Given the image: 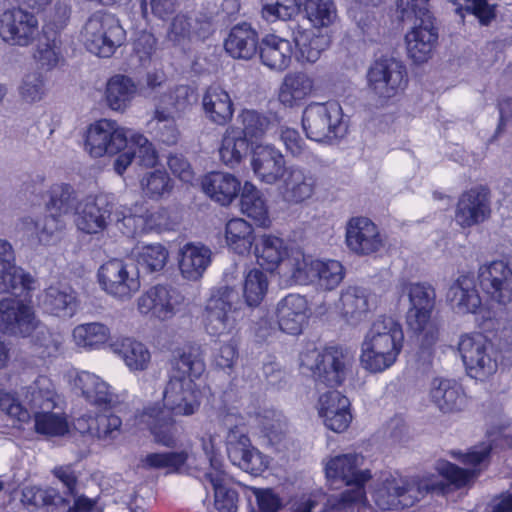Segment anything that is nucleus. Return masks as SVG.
Wrapping results in <instances>:
<instances>
[{
	"label": "nucleus",
	"mask_w": 512,
	"mask_h": 512,
	"mask_svg": "<svg viewBox=\"0 0 512 512\" xmlns=\"http://www.w3.org/2000/svg\"><path fill=\"white\" fill-rule=\"evenodd\" d=\"M402 324L391 316L377 317L366 331L360 345L359 362L371 373L380 374L398 361L404 348Z\"/></svg>",
	"instance_id": "1"
},
{
	"label": "nucleus",
	"mask_w": 512,
	"mask_h": 512,
	"mask_svg": "<svg viewBox=\"0 0 512 512\" xmlns=\"http://www.w3.org/2000/svg\"><path fill=\"white\" fill-rule=\"evenodd\" d=\"M205 365L190 351L178 350L172 361V373L163 399L166 409L177 415H192L200 405V388L197 383Z\"/></svg>",
	"instance_id": "2"
},
{
	"label": "nucleus",
	"mask_w": 512,
	"mask_h": 512,
	"mask_svg": "<svg viewBox=\"0 0 512 512\" xmlns=\"http://www.w3.org/2000/svg\"><path fill=\"white\" fill-rule=\"evenodd\" d=\"M0 329L31 336L34 351L41 358L57 355L63 344V336L40 324L31 306L13 299L0 301Z\"/></svg>",
	"instance_id": "3"
},
{
	"label": "nucleus",
	"mask_w": 512,
	"mask_h": 512,
	"mask_svg": "<svg viewBox=\"0 0 512 512\" xmlns=\"http://www.w3.org/2000/svg\"><path fill=\"white\" fill-rule=\"evenodd\" d=\"M363 457L359 454H343L330 458L325 464V473L331 485L343 483V491L332 507L353 512H372L367 505L364 484L371 478L369 470H361Z\"/></svg>",
	"instance_id": "4"
},
{
	"label": "nucleus",
	"mask_w": 512,
	"mask_h": 512,
	"mask_svg": "<svg viewBox=\"0 0 512 512\" xmlns=\"http://www.w3.org/2000/svg\"><path fill=\"white\" fill-rule=\"evenodd\" d=\"M449 485L433 475L420 480L400 474H387L377 484L374 499L381 509H398L412 506L426 492L445 494Z\"/></svg>",
	"instance_id": "5"
},
{
	"label": "nucleus",
	"mask_w": 512,
	"mask_h": 512,
	"mask_svg": "<svg viewBox=\"0 0 512 512\" xmlns=\"http://www.w3.org/2000/svg\"><path fill=\"white\" fill-rule=\"evenodd\" d=\"M353 363V355L343 347L307 349L300 355L303 371L311 373L315 382L326 386L340 385Z\"/></svg>",
	"instance_id": "6"
},
{
	"label": "nucleus",
	"mask_w": 512,
	"mask_h": 512,
	"mask_svg": "<svg viewBox=\"0 0 512 512\" xmlns=\"http://www.w3.org/2000/svg\"><path fill=\"white\" fill-rule=\"evenodd\" d=\"M366 80L368 90L381 103L399 97L409 82L405 65L394 57L374 60L367 70Z\"/></svg>",
	"instance_id": "7"
},
{
	"label": "nucleus",
	"mask_w": 512,
	"mask_h": 512,
	"mask_svg": "<svg viewBox=\"0 0 512 512\" xmlns=\"http://www.w3.org/2000/svg\"><path fill=\"white\" fill-rule=\"evenodd\" d=\"M124 38V30L118 20L112 14L104 12L92 14L81 31V39L86 49L103 58L112 56Z\"/></svg>",
	"instance_id": "8"
},
{
	"label": "nucleus",
	"mask_w": 512,
	"mask_h": 512,
	"mask_svg": "<svg viewBox=\"0 0 512 512\" xmlns=\"http://www.w3.org/2000/svg\"><path fill=\"white\" fill-rule=\"evenodd\" d=\"M342 108L335 101L312 102L302 115L306 136L316 142H330L344 132Z\"/></svg>",
	"instance_id": "9"
},
{
	"label": "nucleus",
	"mask_w": 512,
	"mask_h": 512,
	"mask_svg": "<svg viewBox=\"0 0 512 512\" xmlns=\"http://www.w3.org/2000/svg\"><path fill=\"white\" fill-rule=\"evenodd\" d=\"M97 280L106 294L120 301L130 300L141 287L138 267L121 259L103 263L98 269Z\"/></svg>",
	"instance_id": "10"
},
{
	"label": "nucleus",
	"mask_w": 512,
	"mask_h": 512,
	"mask_svg": "<svg viewBox=\"0 0 512 512\" xmlns=\"http://www.w3.org/2000/svg\"><path fill=\"white\" fill-rule=\"evenodd\" d=\"M233 414L226 415L224 424L228 427L226 437L227 453L231 462L244 471L258 473L268 467L269 461L258 449L252 446L245 427Z\"/></svg>",
	"instance_id": "11"
},
{
	"label": "nucleus",
	"mask_w": 512,
	"mask_h": 512,
	"mask_svg": "<svg viewBox=\"0 0 512 512\" xmlns=\"http://www.w3.org/2000/svg\"><path fill=\"white\" fill-rule=\"evenodd\" d=\"M132 129L120 126L111 119H100L87 127L85 151L94 158L113 156L128 147Z\"/></svg>",
	"instance_id": "12"
},
{
	"label": "nucleus",
	"mask_w": 512,
	"mask_h": 512,
	"mask_svg": "<svg viewBox=\"0 0 512 512\" xmlns=\"http://www.w3.org/2000/svg\"><path fill=\"white\" fill-rule=\"evenodd\" d=\"M458 349L470 377L484 381L498 369L492 343L481 333L462 335Z\"/></svg>",
	"instance_id": "13"
},
{
	"label": "nucleus",
	"mask_w": 512,
	"mask_h": 512,
	"mask_svg": "<svg viewBox=\"0 0 512 512\" xmlns=\"http://www.w3.org/2000/svg\"><path fill=\"white\" fill-rule=\"evenodd\" d=\"M232 292L224 287L214 291L207 300L203 312V325L212 337H234L239 325V312L233 307Z\"/></svg>",
	"instance_id": "14"
},
{
	"label": "nucleus",
	"mask_w": 512,
	"mask_h": 512,
	"mask_svg": "<svg viewBox=\"0 0 512 512\" xmlns=\"http://www.w3.org/2000/svg\"><path fill=\"white\" fill-rule=\"evenodd\" d=\"M39 34L36 15L23 8H13L0 15V38L12 46L27 47Z\"/></svg>",
	"instance_id": "15"
},
{
	"label": "nucleus",
	"mask_w": 512,
	"mask_h": 512,
	"mask_svg": "<svg viewBox=\"0 0 512 512\" xmlns=\"http://www.w3.org/2000/svg\"><path fill=\"white\" fill-rule=\"evenodd\" d=\"M183 296L174 288L156 285L141 294L136 301L141 315L160 321L172 319L181 309Z\"/></svg>",
	"instance_id": "16"
},
{
	"label": "nucleus",
	"mask_w": 512,
	"mask_h": 512,
	"mask_svg": "<svg viewBox=\"0 0 512 512\" xmlns=\"http://www.w3.org/2000/svg\"><path fill=\"white\" fill-rule=\"evenodd\" d=\"M413 25L405 35L408 58L415 64L427 62L433 55L438 41V32L432 15L415 16Z\"/></svg>",
	"instance_id": "17"
},
{
	"label": "nucleus",
	"mask_w": 512,
	"mask_h": 512,
	"mask_svg": "<svg viewBox=\"0 0 512 512\" xmlns=\"http://www.w3.org/2000/svg\"><path fill=\"white\" fill-rule=\"evenodd\" d=\"M113 202L107 195L87 196L75 208V225L86 234L103 232L113 211Z\"/></svg>",
	"instance_id": "18"
},
{
	"label": "nucleus",
	"mask_w": 512,
	"mask_h": 512,
	"mask_svg": "<svg viewBox=\"0 0 512 512\" xmlns=\"http://www.w3.org/2000/svg\"><path fill=\"white\" fill-rule=\"evenodd\" d=\"M250 167L262 183L275 185L287 170L284 154L270 143H251Z\"/></svg>",
	"instance_id": "19"
},
{
	"label": "nucleus",
	"mask_w": 512,
	"mask_h": 512,
	"mask_svg": "<svg viewBox=\"0 0 512 512\" xmlns=\"http://www.w3.org/2000/svg\"><path fill=\"white\" fill-rule=\"evenodd\" d=\"M345 241L349 250L360 256L377 253L384 246L379 228L366 217H353L347 222Z\"/></svg>",
	"instance_id": "20"
},
{
	"label": "nucleus",
	"mask_w": 512,
	"mask_h": 512,
	"mask_svg": "<svg viewBox=\"0 0 512 512\" xmlns=\"http://www.w3.org/2000/svg\"><path fill=\"white\" fill-rule=\"evenodd\" d=\"M446 299L457 315H475L483 310L477 280L472 274L459 275L450 284Z\"/></svg>",
	"instance_id": "21"
},
{
	"label": "nucleus",
	"mask_w": 512,
	"mask_h": 512,
	"mask_svg": "<svg viewBox=\"0 0 512 512\" xmlns=\"http://www.w3.org/2000/svg\"><path fill=\"white\" fill-rule=\"evenodd\" d=\"M481 283L491 299L506 305L512 302V264L493 261L479 269Z\"/></svg>",
	"instance_id": "22"
},
{
	"label": "nucleus",
	"mask_w": 512,
	"mask_h": 512,
	"mask_svg": "<svg viewBox=\"0 0 512 512\" xmlns=\"http://www.w3.org/2000/svg\"><path fill=\"white\" fill-rule=\"evenodd\" d=\"M316 410L323 424L337 433L345 431L352 421L350 401L337 390H329L321 394Z\"/></svg>",
	"instance_id": "23"
},
{
	"label": "nucleus",
	"mask_w": 512,
	"mask_h": 512,
	"mask_svg": "<svg viewBox=\"0 0 512 512\" xmlns=\"http://www.w3.org/2000/svg\"><path fill=\"white\" fill-rule=\"evenodd\" d=\"M213 252L201 242H187L177 251L180 276L190 282L199 281L212 263Z\"/></svg>",
	"instance_id": "24"
},
{
	"label": "nucleus",
	"mask_w": 512,
	"mask_h": 512,
	"mask_svg": "<svg viewBox=\"0 0 512 512\" xmlns=\"http://www.w3.org/2000/svg\"><path fill=\"white\" fill-rule=\"evenodd\" d=\"M491 215L488 193L483 188H472L462 193L455 210V221L469 228L486 221Z\"/></svg>",
	"instance_id": "25"
},
{
	"label": "nucleus",
	"mask_w": 512,
	"mask_h": 512,
	"mask_svg": "<svg viewBox=\"0 0 512 512\" xmlns=\"http://www.w3.org/2000/svg\"><path fill=\"white\" fill-rule=\"evenodd\" d=\"M292 38L296 46V59L302 64L316 63L331 44V36L327 31L301 24L292 28Z\"/></svg>",
	"instance_id": "26"
},
{
	"label": "nucleus",
	"mask_w": 512,
	"mask_h": 512,
	"mask_svg": "<svg viewBox=\"0 0 512 512\" xmlns=\"http://www.w3.org/2000/svg\"><path fill=\"white\" fill-rule=\"evenodd\" d=\"M42 310L59 318H71L78 309L75 291L66 283L54 281L38 296Z\"/></svg>",
	"instance_id": "27"
},
{
	"label": "nucleus",
	"mask_w": 512,
	"mask_h": 512,
	"mask_svg": "<svg viewBox=\"0 0 512 512\" xmlns=\"http://www.w3.org/2000/svg\"><path fill=\"white\" fill-rule=\"evenodd\" d=\"M338 309L340 317L345 323L357 326L364 322L375 309V301L367 289L348 286L341 292Z\"/></svg>",
	"instance_id": "28"
},
{
	"label": "nucleus",
	"mask_w": 512,
	"mask_h": 512,
	"mask_svg": "<svg viewBox=\"0 0 512 512\" xmlns=\"http://www.w3.org/2000/svg\"><path fill=\"white\" fill-rule=\"evenodd\" d=\"M279 183V192L288 203H301L311 198L315 191L314 178L296 165L288 166Z\"/></svg>",
	"instance_id": "29"
},
{
	"label": "nucleus",
	"mask_w": 512,
	"mask_h": 512,
	"mask_svg": "<svg viewBox=\"0 0 512 512\" xmlns=\"http://www.w3.org/2000/svg\"><path fill=\"white\" fill-rule=\"evenodd\" d=\"M73 386L94 405L112 407L119 402V397L113 388L93 373L78 372L73 379Z\"/></svg>",
	"instance_id": "30"
},
{
	"label": "nucleus",
	"mask_w": 512,
	"mask_h": 512,
	"mask_svg": "<svg viewBox=\"0 0 512 512\" xmlns=\"http://www.w3.org/2000/svg\"><path fill=\"white\" fill-rule=\"evenodd\" d=\"M168 409L159 406L148 407L141 416L155 442L164 446L174 445L180 435V428L175 424Z\"/></svg>",
	"instance_id": "31"
},
{
	"label": "nucleus",
	"mask_w": 512,
	"mask_h": 512,
	"mask_svg": "<svg viewBox=\"0 0 512 512\" xmlns=\"http://www.w3.org/2000/svg\"><path fill=\"white\" fill-rule=\"evenodd\" d=\"M259 53L264 66L271 71L282 72L292 62L293 48L288 39L268 34L260 42Z\"/></svg>",
	"instance_id": "32"
},
{
	"label": "nucleus",
	"mask_w": 512,
	"mask_h": 512,
	"mask_svg": "<svg viewBox=\"0 0 512 512\" xmlns=\"http://www.w3.org/2000/svg\"><path fill=\"white\" fill-rule=\"evenodd\" d=\"M429 396L443 413H456L467 407L466 395L453 380L434 378L430 385Z\"/></svg>",
	"instance_id": "33"
},
{
	"label": "nucleus",
	"mask_w": 512,
	"mask_h": 512,
	"mask_svg": "<svg viewBox=\"0 0 512 512\" xmlns=\"http://www.w3.org/2000/svg\"><path fill=\"white\" fill-rule=\"evenodd\" d=\"M276 314L281 330L298 334L308 317V303L298 294H289L278 302Z\"/></svg>",
	"instance_id": "34"
},
{
	"label": "nucleus",
	"mask_w": 512,
	"mask_h": 512,
	"mask_svg": "<svg viewBox=\"0 0 512 512\" xmlns=\"http://www.w3.org/2000/svg\"><path fill=\"white\" fill-rule=\"evenodd\" d=\"M204 193L220 205L227 206L238 196L240 180L227 172H211L201 182Z\"/></svg>",
	"instance_id": "35"
},
{
	"label": "nucleus",
	"mask_w": 512,
	"mask_h": 512,
	"mask_svg": "<svg viewBox=\"0 0 512 512\" xmlns=\"http://www.w3.org/2000/svg\"><path fill=\"white\" fill-rule=\"evenodd\" d=\"M201 105L206 119L217 125H225L234 114L233 101L220 86L208 87L202 95Z\"/></svg>",
	"instance_id": "36"
},
{
	"label": "nucleus",
	"mask_w": 512,
	"mask_h": 512,
	"mask_svg": "<svg viewBox=\"0 0 512 512\" xmlns=\"http://www.w3.org/2000/svg\"><path fill=\"white\" fill-rule=\"evenodd\" d=\"M215 459L211 460V471L204 474L214 490V507L219 512H236L238 509L237 492L230 487L229 476L218 466Z\"/></svg>",
	"instance_id": "37"
},
{
	"label": "nucleus",
	"mask_w": 512,
	"mask_h": 512,
	"mask_svg": "<svg viewBox=\"0 0 512 512\" xmlns=\"http://www.w3.org/2000/svg\"><path fill=\"white\" fill-rule=\"evenodd\" d=\"M252 252L257 263L271 271L285 260L286 265H288V258L291 255L285 241L273 234L260 235Z\"/></svg>",
	"instance_id": "38"
},
{
	"label": "nucleus",
	"mask_w": 512,
	"mask_h": 512,
	"mask_svg": "<svg viewBox=\"0 0 512 512\" xmlns=\"http://www.w3.org/2000/svg\"><path fill=\"white\" fill-rule=\"evenodd\" d=\"M224 238L226 246L231 252L239 256H249L258 236L248 221L242 218H233L225 225Z\"/></svg>",
	"instance_id": "39"
},
{
	"label": "nucleus",
	"mask_w": 512,
	"mask_h": 512,
	"mask_svg": "<svg viewBox=\"0 0 512 512\" xmlns=\"http://www.w3.org/2000/svg\"><path fill=\"white\" fill-rule=\"evenodd\" d=\"M110 347L130 372H142L150 367L152 355L144 343L132 338H123L112 343Z\"/></svg>",
	"instance_id": "40"
},
{
	"label": "nucleus",
	"mask_w": 512,
	"mask_h": 512,
	"mask_svg": "<svg viewBox=\"0 0 512 512\" xmlns=\"http://www.w3.org/2000/svg\"><path fill=\"white\" fill-rule=\"evenodd\" d=\"M314 91V80L302 72L288 73L283 78L279 90L278 100L285 107L292 108L298 105Z\"/></svg>",
	"instance_id": "41"
},
{
	"label": "nucleus",
	"mask_w": 512,
	"mask_h": 512,
	"mask_svg": "<svg viewBox=\"0 0 512 512\" xmlns=\"http://www.w3.org/2000/svg\"><path fill=\"white\" fill-rule=\"evenodd\" d=\"M258 36L247 23L235 25L224 42L226 52L237 59H250L257 51Z\"/></svg>",
	"instance_id": "42"
},
{
	"label": "nucleus",
	"mask_w": 512,
	"mask_h": 512,
	"mask_svg": "<svg viewBox=\"0 0 512 512\" xmlns=\"http://www.w3.org/2000/svg\"><path fill=\"white\" fill-rule=\"evenodd\" d=\"M248 150L249 141L240 127L227 128L219 147L220 160L226 166L234 168L246 157Z\"/></svg>",
	"instance_id": "43"
},
{
	"label": "nucleus",
	"mask_w": 512,
	"mask_h": 512,
	"mask_svg": "<svg viewBox=\"0 0 512 512\" xmlns=\"http://www.w3.org/2000/svg\"><path fill=\"white\" fill-rule=\"evenodd\" d=\"M301 7L310 28L328 32L338 21V9L334 0H303Z\"/></svg>",
	"instance_id": "44"
},
{
	"label": "nucleus",
	"mask_w": 512,
	"mask_h": 512,
	"mask_svg": "<svg viewBox=\"0 0 512 512\" xmlns=\"http://www.w3.org/2000/svg\"><path fill=\"white\" fill-rule=\"evenodd\" d=\"M23 401L35 411L53 410L56 406V393L52 381L46 376H38L22 392Z\"/></svg>",
	"instance_id": "45"
},
{
	"label": "nucleus",
	"mask_w": 512,
	"mask_h": 512,
	"mask_svg": "<svg viewBox=\"0 0 512 512\" xmlns=\"http://www.w3.org/2000/svg\"><path fill=\"white\" fill-rule=\"evenodd\" d=\"M110 336V329L100 322L79 324L72 330L74 345L84 351L100 350L108 343Z\"/></svg>",
	"instance_id": "46"
},
{
	"label": "nucleus",
	"mask_w": 512,
	"mask_h": 512,
	"mask_svg": "<svg viewBox=\"0 0 512 512\" xmlns=\"http://www.w3.org/2000/svg\"><path fill=\"white\" fill-rule=\"evenodd\" d=\"M193 91L186 85H179L164 93L156 107L155 118L158 121L175 119L190 105Z\"/></svg>",
	"instance_id": "47"
},
{
	"label": "nucleus",
	"mask_w": 512,
	"mask_h": 512,
	"mask_svg": "<svg viewBox=\"0 0 512 512\" xmlns=\"http://www.w3.org/2000/svg\"><path fill=\"white\" fill-rule=\"evenodd\" d=\"M240 207L242 213L253 219L259 226H269L270 219L266 202L261 191L250 181H246L242 186Z\"/></svg>",
	"instance_id": "48"
},
{
	"label": "nucleus",
	"mask_w": 512,
	"mask_h": 512,
	"mask_svg": "<svg viewBox=\"0 0 512 512\" xmlns=\"http://www.w3.org/2000/svg\"><path fill=\"white\" fill-rule=\"evenodd\" d=\"M137 263L148 273L161 272L167 265L170 252L162 243H141L134 250Z\"/></svg>",
	"instance_id": "49"
},
{
	"label": "nucleus",
	"mask_w": 512,
	"mask_h": 512,
	"mask_svg": "<svg viewBox=\"0 0 512 512\" xmlns=\"http://www.w3.org/2000/svg\"><path fill=\"white\" fill-rule=\"evenodd\" d=\"M136 91L137 87L132 79L124 75H115L106 85L107 104L112 110L123 111L135 97Z\"/></svg>",
	"instance_id": "50"
},
{
	"label": "nucleus",
	"mask_w": 512,
	"mask_h": 512,
	"mask_svg": "<svg viewBox=\"0 0 512 512\" xmlns=\"http://www.w3.org/2000/svg\"><path fill=\"white\" fill-rule=\"evenodd\" d=\"M122 425L121 419L113 414H101L95 418L89 417L77 419L75 426L82 433L90 435L102 440L114 439L120 431Z\"/></svg>",
	"instance_id": "51"
},
{
	"label": "nucleus",
	"mask_w": 512,
	"mask_h": 512,
	"mask_svg": "<svg viewBox=\"0 0 512 512\" xmlns=\"http://www.w3.org/2000/svg\"><path fill=\"white\" fill-rule=\"evenodd\" d=\"M144 466L154 469H166L168 472H179L184 469L196 467L193 453L183 450L181 452L151 453L142 460Z\"/></svg>",
	"instance_id": "52"
},
{
	"label": "nucleus",
	"mask_w": 512,
	"mask_h": 512,
	"mask_svg": "<svg viewBox=\"0 0 512 512\" xmlns=\"http://www.w3.org/2000/svg\"><path fill=\"white\" fill-rule=\"evenodd\" d=\"M322 259L305 255L302 251H292L288 258L289 273L293 281L300 285H314L316 273Z\"/></svg>",
	"instance_id": "53"
},
{
	"label": "nucleus",
	"mask_w": 512,
	"mask_h": 512,
	"mask_svg": "<svg viewBox=\"0 0 512 512\" xmlns=\"http://www.w3.org/2000/svg\"><path fill=\"white\" fill-rule=\"evenodd\" d=\"M433 310H407L408 328L425 346L434 344L438 339V327L432 319Z\"/></svg>",
	"instance_id": "54"
},
{
	"label": "nucleus",
	"mask_w": 512,
	"mask_h": 512,
	"mask_svg": "<svg viewBox=\"0 0 512 512\" xmlns=\"http://www.w3.org/2000/svg\"><path fill=\"white\" fill-rule=\"evenodd\" d=\"M33 289H35V279L16 263L0 270V293L20 296L25 291Z\"/></svg>",
	"instance_id": "55"
},
{
	"label": "nucleus",
	"mask_w": 512,
	"mask_h": 512,
	"mask_svg": "<svg viewBox=\"0 0 512 512\" xmlns=\"http://www.w3.org/2000/svg\"><path fill=\"white\" fill-rule=\"evenodd\" d=\"M401 293L409 301L408 310H434L436 293L431 285L419 282H405L401 285Z\"/></svg>",
	"instance_id": "56"
},
{
	"label": "nucleus",
	"mask_w": 512,
	"mask_h": 512,
	"mask_svg": "<svg viewBox=\"0 0 512 512\" xmlns=\"http://www.w3.org/2000/svg\"><path fill=\"white\" fill-rule=\"evenodd\" d=\"M268 290V279L260 269H251L245 276L243 283V297L250 307L258 306L264 299Z\"/></svg>",
	"instance_id": "57"
},
{
	"label": "nucleus",
	"mask_w": 512,
	"mask_h": 512,
	"mask_svg": "<svg viewBox=\"0 0 512 512\" xmlns=\"http://www.w3.org/2000/svg\"><path fill=\"white\" fill-rule=\"evenodd\" d=\"M24 225L26 231L31 235H35L42 244L51 243L56 234L63 228L62 221L54 215L45 216L37 220L26 219Z\"/></svg>",
	"instance_id": "58"
},
{
	"label": "nucleus",
	"mask_w": 512,
	"mask_h": 512,
	"mask_svg": "<svg viewBox=\"0 0 512 512\" xmlns=\"http://www.w3.org/2000/svg\"><path fill=\"white\" fill-rule=\"evenodd\" d=\"M345 276L343 265L333 259H322L316 273L314 286L320 290L331 291L340 285Z\"/></svg>",
	"instance_id": "59"
},
{
	"label": "nucleus",
	"mask_w": 512,
	"mask_h": 512,
	"mask_svg": "<svg viewBox=\"0 0 512 512\" xmlns=\"http://www.w3.org/2000/svg\"><path fill=\"white\" fill-rule=\"evenodd\" d=\"M301 9V0H262V16L269 22L290 20Z\"/></svg>",
	"instance_id": "60"
},
{
	"label": "nucleus",
	"mask_w": 512,
	"mask_h": 512,
	"mask_svg": "<svg viewBox=\"0 0 512 512\" xmlns=\"http://www.w3.org/2000/svg\"><path fill=\"white\" fill-rule=\"evenodd\" d=\"M35 431L47 436H61L68 431L66 419L52 410L34 412Z\"/></svg>",
	"instance_id": "61"
},
{
	"label": "nucleus",
	"mask_w": 512,
	"mask_h": 512,
	"mask_svg": "<svg viewBox=\"0 0 512 512\" xmlns=\"http://www.w3.org/2000/svg\"><path fill=\"white\" fill-rule=\"evenodd\" d=\"M128 147L134 153V159L143 167H154L158 162V154L153 144L141 133L132 130Z\"/></svg>",
	"instance_id": "62"
},
{
	"label": "nucleus",
	"mask_w": 512,
	"mask_h": 512,
	"mask_svg": "<svg viewBox=\"0 0 512 512\" xmlns=\"http://www.w3.org/2000/svg\"><path fill=\"white\" fill-rule=\"evenodd\" d=\"M20 98L26 103H37L46 95L45 79L40 72L24 75L18 87Z\"/></svg>",
	"instance_id": "63"
},
{
	"label": "nucleus",
	"mask_w": 512,
	"mask_h": 512,
	"mask_svg": "<svg viewBox=\"0 0 512 512\" xmlns=\"http://www.w3.org/2000/svg\"><path fill=\"white\" fill-rule=\"evenodd\" d=\"M239 119L243 126L240 129L245 133L247 139L248 137L258 139L264 136L272 127L270 119L255 110H243Z\"/></svg>",
	"instance_id": "64"
}]
</instances>
